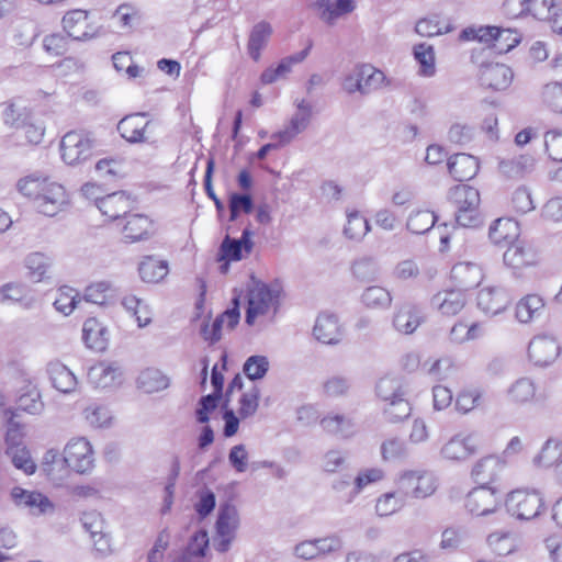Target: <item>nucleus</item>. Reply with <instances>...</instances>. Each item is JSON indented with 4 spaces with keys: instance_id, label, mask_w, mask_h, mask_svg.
I'll return each instance as SVG.
<instances>
[{
    "instance_id": "obj_33",
    "label": "nucleus",
    "mask_w": 562,
    "mask_h": 562,
    "mask_svg": "<svg viewBox=\"0 0 562 562\" xmlns=\"http://www.w3.org/2000/svg\"><path fill=\"white\" fill-rule=\"evenodd\" d=\"M392 301L390 291L379 285H370L361 294L362 304L371 310H387Z\"/></svg>"
},
{
    "instance_id": "obj_25",
    "label": "nucleus",
    "mask_w": 562,
    "mask_h": 562,
    "mask_svg": "<svg viewBox=\"0 0 562 562\" xmlns=\"http://www.w3.org/2000/svg\"><path fill=\"white\" fill-rule=\"evenodd\" d=\"M88 12L83 10L68 11L63 18V27L67 37L74 41H88L97 36V32L81 31L80 25L86 24Z\"/></svg>"
},
{
    "instance_id": "obj_44",
    "label": "nucleus",
    "mask_w": 562,
    "mask_h": 562,
    "mask_svg": "<svg viewBox=\"0 0 562 562\" xmlns=\"http://www.w3.org/2000/svg\"><path fill=\"white\" fill-rule=\"evenodd\" d=\"M270 368L268 357L262 355H252L246 359L243 364V372L250 381L262 380Z\"/></svg>"
},
{
    "instance_id": "obj_63",
    "label": "nucleus",
    "mask_w": 562,
    "mask_h": 562,
    "mask_svg": "<svg viewBox=\"0 0 562 562\" xmlns=\"http://www.w3.org/2000/svg\"><path fill=\"white\" fill-rule=\"evenodd\" d=\"M543 100L554 112L562 113V83L553 82L544 86Z\"/></svg>"
},
{
    "instance_id": "obj_21",
    "label": "nucleus",
    "mask_w": 562,
    "mask_h": 562,
    "mask_svg": "<svg viewBox=\"0 0 562 562\" xmlns=\"http://www.w3.org/2000/svg\"><path fill=\"white\" fill-rule=\"evenodd\" d=\"M11 497L15 505H23L37 515L45 514L48 509L54 508L53 503L44 494L40 492H30L19 486L12 488Z\"/></svg>"
},
{
    "instance_id": "obj_31",
    "label": "nucleus",
    "mask_w": 562,
    "mask_h": 562,
    "mask_svg": "<svg viewBox=\"0 0 562 562\" xmlns=\"http://www.w3.org/2000/svg\"><path fill=\"white\" fill-rule=\"evenodd\" d=\"M272 35V26L266 21L255 24L250 31L247 49L250 58L258 61L261 50L266 47L270 36Z\"/></svg>"
},
{
    "instance_id": "obj_54",
    "label": "nucleus",
    "mask_w": 562,
    "mask_h": 562,
    "mask_svg": "<svg viewBox=\"0 0 562 562\" xmlns=\"http://www.w3.org/2000/svg\"><path fill=\"white\" fill-rule=\"evenodd\" d=\"M224 396L211 393L203 395L198 401V407L195 409V419L199 424H207L210 422V414L214 412L221 400Z\"/></svg>"
},
{
    "instance_id": "obj_7",
    "label": "nucleus",
    "mask_w": 562,
    "mask_h": 562,
    "mask_svg": "<svg viewBox=\"0 0 562 562\" xmlns=\"http://www.w3.org/2000/svg\"><path fill=\"white\" fill-rule=\"evenodd\" d=\"M63 462L77 473H86L92 469L93 451L90 442L83 438H72L64 449Z\"/></svg>"
},
{
    "instance_id": "obj_59",
    "label": "nucleus",
    "mask_w": 562,
    "mask_h": 562,
    "mask_svg": "<svg viewBox=\"0 0 562 562\" xmlns=\"http://www.w3.org/2000/svg\"><path fill=\"white\" fill-rule=\"evenodd\" d=\"M86 419L94 427H109L112 422V413L104 405H91L85 411Z\"/></svg>"
},
{
    "instance_id": "obj_41",
    "label": "nucleus",
    "mask_w": 562,
    "mask_h": 562,
    "mask_svg": "<svg viewBox=\"0 0 562 562\" xmlns=\"http://www.w3.org/2000/svg\"><path fill=\"white\" fill-rule=\"evenodd\" d=\"M414 57L419 65V75L431 77L436 72L435 52L431 45L420 43L414 46Z\"/></svg>"
},
{
    "instance_id": "obj_64",
    "label": "nucleus",
    "mask_w": 562,
    "mask_h": 562,
    "mask_svg": "<svg viewBox=\"0 0 562 562\" xmlns=\"http://www.w3.org/2000/svg\"><path fill=\"white\" fill-rule=\"evenodd\" d=\"M544 146L552 160L562 161V132H547L544 135Z\"/></svg>"
},
{
    "instance_id": "obj_35",
    "label": "nucleus",
    "mask_w": 562,
    "mask_h": 562,
    "mask_svg": "<svg viewBox=\"0 0 562 562\" xmlns=\"http://www.w3.org/2000/svg\"><path fill=\"white\" fill-rule=\"evenodd\" d=\"M351 273L358 281L369 283L378 280L380 267L373 257H362L352 262Z\"/></svg>"
},
{
    "instance_id": "obj_38",
    "label": "nucleus",
    "mask_w": 562,
    "mask_h": 562,
    "mask_svg": "<svg viewBox=\"0 0 562 562\" xmlns=\"http://www.w3.org/2000/svg\"><path fill=\"white\" fill-rule=\"evenodd\" d=\"M543 306L544 303L539 295H527L516 305V318L520 323H529L541 313Z\"/></svg>"
},
{
    "instance_id": "obj_23",
    "label": "nucleus",
    "mask_w": 562,
    "mask_h": 562,
    "mask_svg": "<svg viewBox=\"0 0 562 562\" xmlns=\"http://www.w3.org/2000/svg\"><path fill=\"white\" fill-rule=\"evenodd\" d=\"M82 339L88 348L103 351L108 347L109 331L97 318L90 317L83 323Z\"/></svg>"
},
{
    "instance_id": "obj_13",
    "label": "nucleus",
    "mask_w": 562,
    "mask_h": 562,
    "mask_svg": "<svg viewBox=\"0 0 562 562\" xmlns=\"http://www.w3.org/2000/svg\"><path fill=\"white\" fill-rule=\"evenodd\" d=\"M512 69L504 64H485L480 68V82L483 87L502 91L507 89L513 81Z\"/></svg>"
},
{
    "instance_id": "obj_2",
    "label": "nucleus",
    "mask_w": 562,
    "mask_h": 562,
    "mask_svg": "<svg viewBox=\"0 0 562 562\" xmlns=\"http://www.w3.org/2000/svg\"><path fill=\"white\" fill-rule=\"evenodd\" d=\"M280 291L281 286L278 283L268 285L260 281L256 282L247 295L246 324L251 326L259 315L266 314L271 303L278 300Z\"/></svg>"
},
{
    "instance_id": "obj_11",
    "label": "nucleus",
    "mask_w": 562,
    "mask_h": 562,
    "mask_svg": "<svg viewBox=\"0 0 562 562\" xmlns=\"http://www.w3.org/2000/svg\"><path fill=\"white\" fill-rule=\"evenodd\" d=\"M252 235L250 223L244 228L240 238H232L226 235L220 246L217 260L238 261L243 258V251L250 254L254 248Z\"/></svg>"
},
{
    "instance_id": "obj_30",
    "label": "nucleus",
    "mask_w": 562,
    "mask_h": 562,
    "mask_svg": "<svg viewBox=\"0 0 562 562\" xmlns=\"http://www.w3.org/2000/svg\"><path fill=\"white\" fill-rule=\"evenodd\" d=\"M476 452V446L471 436L464 439L453 437L441 448V456L452 461L467 460Z\"/></svg>"
},
{
    "instance_id": "obj_6",
    "label": "nucleus",
    "mask_w": 562,
    "mask_h": 562,
    "mask_svg": "<svg viewBox=\"0 0 562 562\" xmlns=\"http://www.w3.org/2000/svg\"><path fill=\"white\" fill-rule=\"evenodd\" d=\"M501 501V491L492 486L479 485L468 493L464 506L472 515L486 516L498 508Z\"/></svg>"
},
{
    "instance_id": "obj_47",
    "label": "nucleus",
    "mask_w": 562,
    "mask_h": 562,
    "mask_svg": "<svg viewBox=\"0 0 562 562\" xmlns=\"http://www.w3.org/2000/svg\"><path fill=\"white\" fill-rule=\"evenodd\" d=\"M209 547V536L207 531L204 529H200L194 532L182 553L181 560L182 562H188L190 557L203 558L205 557L206 550Z\"/></svg>"
},
{
    "instance_id": "obj_22",
    "label": "nucleus",
    "mask_w": 562,
    "mask_h": 562,
    "mask_svg": "<svg viewBox=\"0 0 562 562\" xmlns=\"http://www.w3.org/2000/svg\"><path fill=\"white\" fill-rule=\"evenodd\" d=\"M448 171L457 181L472 179L479 171V160L469 154L459 153L448 159Z\"/></svg>"
},
{
    "instance_id": "obj_39",
    "label": "nucleus",
    "mask_w": 562,
    "mask_h": 562,
    "mask_svg": "<svg viewBox=\"0 0 562 562\" xmlns=\"http://www.w3.org/2000/svg\"><path fill=\"white\" fill-rule=\"evenodd\" d=\"M376 395L384 402L389 403L397 397L405 396L403 383L400 378L396 376H383L375 385Z\"/></svg>"
},
{
    "instance_id": "obj_62",
    "label": "nucleus",
    "mask_w": 562,
    "mask_h": 562,
    "mask_svg": "<svg viewBox=\"0 0 562 562\" xmlns=\"http://www.w3.org/2000/svg\"><path fill=\"white\" fill-rule=\"evenodd\" d=\"M198 502L194 505V509L201 519L206 518L216 506V497L214 492L210 488H202L196 492Z\"/></svg>"
},
{
    "instance_id": "obj_37",
    "label": "nucleus",
    "mask_w": 562,
    "mask_h": 562,
    "mask_svg": "<svg viewBox=\"0 0 562 562\" xmlns=\"http://www.w3.org/2000/svg\"><path fill=\"white\" fill-rule=\"evenodd\" d=\"M536 384L529 378H519L508 389L507 395L513 403L525 404L536 396Z\"/></svg>"
},
{
    "instance_id": "obj_55",
    "label": "nucleus",
    "mask_w": 562,
    "mask_h": 562,
    "mask_svg": "<svg viewBox=\"0 0 562 562\" xmlns=\"http://www.w3.org/2000/svg\"><path fill=\"white\" fill-rule=\"evenodd\" d=\"M18 131L23 134L26 143L37 145L43 139L45 127L42 122L30 114L29 117L22 122Z\"/></svg>"
},
{
    "instance_id": "obj_45",
    "label": "nucleus",
    "mask_w": 562,
    "mask_h": 562,
    "mask_svg": "<svg viewBox=\"0 0 562 562\" xmlns=\"http://www.w3.org/2000/svg\"><path fill=\"white\" fill-rule=\"evenodd\" d=\"M412 414V406L404 396L386 403L383 415L389 423L396 424L407 419Z\"/></svg>"
},
{
    "instance_id": "obj_40",
    "label": "nucleus",
    "mask_w": 562,
    "mask_h": 562,
    "mask_svg": "<svg viewBox=\"0 0 562 562\" xmlns=\"http://www.w3.org/2000/svg\"><path fill=\"white\" fill-rule=\"evenodd\" d=\"M323 429L331 435L349 437L353 432V424L351 419L340 414H329L321 419Z\"/></svg>"
},
{
    "instance_id": "obj_9",
    "label": "nucleus",
    "mask_w": 562,
    "mask_h": 562,
    "mask_svg": "<svg viewBox=\"0 0 562 562\" xmlns=\"http://www.w3.org/2000/svg\"><path fill=\"white\" fill-rule=\"evenodd\" d=\"M560 355L558 341L549 335L535 336L528 345V357L535 366L547 367Z\"/></svg>"
},
{
    "instance_id": "obj_50",
    "label": "nucleus",
    "mask_w": 562,
    "mask_h": 562,
    "mask_svg": "<svg viewBox=\"0 0 562 562\" xmlns=\"http://www.w3.org/2000/svg\"><path fill=\"white\" fill-rule=\"evenodd\" d=\"M498 26L481 25L469 26L461 31L460 40L462 41H479L481 43L492 44L494 48V37Z\"/></svg>"
},
{
    "instance_id": "obj_58",
    "label": "nucleus",
    "mask_w": 562,
    "mask_h": 562,
    "mask_svg": "<svg viewBox=\"0 0 562 562\" xmlns=\"http://www.w3.org/2000/svg\"><path fill=\"white\" fill-rule=\"evenodd\" d=\"M46 180V178H41L34 175L27 176L18 181L16 189L21 194L32 198L36 202Z\"/></svg>"
},
{
    "instance_id": "obj_10",
    "label": "nucleus",
    "mask_w": 562,
    "mask_h": 562,
    "mask_svg": "<svg viewBox=\"0 0 562 562\" xmlns=\"http://www.w3.org/2000/svg\"><path fill=\"white\" fill-rule=\"evenodd\" d=\"M313 336L324 345H338L344 336L338 316L329 312L319 313L313 327Z\"/></svg>"
},
{
    "instance_id": "obj_16",
    "label": "nucleus",
    "mask_w": 562,
    "mask_h": 562,
    "mask_svg": "<svg viewBox=\"0 0 562 562\" xmlns=\"http://www.w3.org/2000/svg\"><path fill=\"white\" fill-rule=\"evenodd\" d=\"M450 279L453 288L464 293L476 288L482 282L483 272L475 263L458 262L451 269Z\"/></svg>"
},
{
    "instance_id": "obj_28",
    "label": "nucleus",
    "mask_w": 562,
    "mask_h": 562,
    "mask_svg": "<svg viewBox=\"0 0 562 562\" xmlns=\"http://www.w3.org/2000/svg\"><path fill=\"white\" fill-rule=\"evenodd\" d=\"M47 373L53 386L61 393H70L77 386L75 374L61 362L52 361L47 364Z\"/></svg>"
},
{
    "instance_id": "obj_17",
    "label": "nucleus",
    "mask_w": 562,
    "mask_h": 562,
    "mask_svg": "<svg viewBox=\"0 0 562 562\" xmlns=\"http://www.w3.org/2000/svg\"><path fill=\"white\" fill-rule=\"evenodd\" d=\"M504 263L513 269L530 267L538 262L537 251L522 241H513L503 255Z\"/></svg>"
},
{
    "instance_id": "obj_3",
    "label": "nucleus",
    "mask_w": 562,
    "mask_h": 562,
    "mask_svg": "<svg viewBox=\"0 0 562 562\" xmlns=\"http://www.w3.org/2000/svg\"><path fill=\"white\" fill-rule=\"evenodd\" d=\"M95 139L82 131H70L66 133L60 142L63 160L70 166L86 161L92 156Z\"/></svg>"
},
{
    "instance_id": "obj_26",
    "label": "nucleus",
    "mask_w": 562,
    "mask_h": 562,
    "mask_svg": "<svg viewBox=\"0 0 562 562\" xmlns=\"http://www.w3.org/2000/svg\"><path fill=\"white\" fill-rule=\"evenodd\" d=\"M518 235L519 225L513 218H496L488 228V238L495 245L510 244Z\"/></svg>"
},
{
    "instance_id": "obj_12",
    "label": "nucleus",
    "mask_w": 562,
    "mask_h": 562,
    "mask_svg": "<svg viewBox=\"0 0 562 562\" xmlns=\"http://www.w3.org/2000/svg\"><path fill=\"white\" fill-rule=\"evenodd\" d=\"M35 203L40 213L54 216L67 203L66 191L61 184L46 181Z\"/></svg>"
},
{
    "instance_id": "obj_42",
    "label": "nucleus",
    "mask_w": 562,
    "mask_h": 562,
    "mask_svg": "<svg viewBox=\"0 0 562 562\" xmlns=\"http://www.w3.org/2000/svg\"><path fill=\"white\" fill-rule=\"evenodd\" d=\"M438 217L434 212L420 210L413 212L406 223V227L413 234H425L436 224Z\"/></svg>"
},
{
    "instance_id": "obj_1",
    "label": "nucleus",
    "mask_w": 562,
    "mask_h": 562,
    "mask_svg": "<svg viewBox=\"0 0 562 562\" xmlns=\"http://www.w3.org/2000/svg\"><path fill=\"white\" fill-rule=\"evenodd\" d=\"M505 506L513 517L530 520L541 514L544 503L541 493L537 490H515L507 495Z\"/></svg>"
},
{
    "instance_id": "obj_48",
    "label": "nucleus",
    "mask_w": 562,
    "mask_h": 562,
    "mask_svg": "<svg viewBox=\"0 0 562 562\" xmlns=\"http://www.w3.org/2000/svg\"><path fill=\"white\" fill-rule=\"evenodd\" d=\"M25 267L30 270L31 277L34 281L40 282L43 280L47 269L52 265V259L43 252H31L24 260Z\"/></svg>"
},
{
    "instance_id": "obj_4",
    "label": "nucleus",
    "mask_w": 562,
    "mask_h": 562,
    "mask_svg": "<svg viewBox=\"0 0 562 562\" xmlns=\"http://www.w3.org/2000/svg\"><path fill=\"white\" fill-rule=\"evenodd\" d=\"M397 493L407 498H426L437 490L436 479L431 473L407 471L398 480Z\"/></svg>"
},
{
    "instance_id": "obj_36",
    "label": "nucleus",
    "mask_w": 562,
    "mask_h": 562,
    "mask_svg": "<svg viewBox=\"0 0 562 562\" xmlns=\"http://www.w3.org/2000/svg\"><path fill=\"white\" fill-rule=\"evenodd\" d=\"M138 272L144 282L155 283L161 281L168 273L167 261L146 258L139 263Z\"/></svg>"
},
{
    "instance_id": "obj_51",
    "label": "nucleus",
    "mask_w": 562,
    "mask_h": 562,
    "mask_svg": "<svg viewBox=\"0 0 562 562\" xmlns=\"http://www.w3.org/2000/svg\"><path fill=\"white\" fill-rule=\"evenodd\" d=\"M362 95H367L374 90L380 89L386 80L385 75L371 65H361Z\"/></svg>"
},
{
    "instance_id": "obj_34",
    "label": "nucleus",
    "mask_w": 562,
    "mask_h": 562,
    "mask_svg": "<svg viewBox=\"0 0 562 562\" xmlns=\"http://www.w3.org/2000/svg\"><path fill=\"white\" fill-rule=\"evenodd\" d=\"M449 200L456 205V209L464 206H480V192L477 189L468 184H458L449 190Z\"/></svg>"
},
{
    "instance_id": "obj_57",
    "label": "nucleus",
    "mask_w": 562,
    "mask_h": 562,
    "mask_svg": "<svg viewBox=\"0 0 562 562\" xmlns=\"http://www.w3.org/2000/svg\"><path fill=\"white\" fill-rule=\"evenodd\" d=\"M454 218L458 225L462 227L475 228L482 225L483 217L479 206H464L456 210Z\"/></svg>"
},
{
    "instance_id": "obj_20",
    "label": "nucleus",
    "mask_w": 562,
    "mask_h": 562,
    "mask_svg": "<svg viewBox=\"0 0 562 562\" xmlns=\"http://www.w3.org/2000/svg\"><path fill=\"white\" fill-rule=\"evenodd\" d=\"M509 304L507 293L501 288L483 289L477 294V307L486 315H497Z\"/></svg>"
},
{
    "instance_id": "obj_27",
    "label": "nucleus",
    "mask_w": 562,
    "mask_h": 562,
    "mask_svg": "<svg viewBox=\"0 0 562 562\" xmlns=\"http://www.w3.org/2000/svg\"><path fill=\"white\" fill-rule=\"evenodd\" d=\"M431 304L445 315H456L464 307V293L456 288L440 291L432 296Z\"/></svg>"
},
{
    "instance_id": "obj_8",
    "label": "nucleus",
    "mask_w": 562,
    "mask_h": 562,
    "mask_svg": "<svg viewBox=\"0 0 562 562\" xmlns=\"http://www.w3.org/2000/svg\"><path fill=\"white\" fill-rule=\"evenodd\" d=\"M503 8L513 18L530 14L542 21L551 18L557 5L554 0H505Z\"/></svg>"
},
{
    "instance_id": "obj_52",
    "label": "nucleus",
    "mask_w": 562,
    "mask_h": 562,
    "mask_svg": "<svg viewBox=\"0 0 562 562\" xmlns=\"http://www.w3.org/2000/svg\"><path fill=\"white\" fill-rule=\"evenodd\" d=\"M561 453L560 443L550 438L544 442L541 451L533 458V463L538 467L549 468L558 461Z\"/></svg>"
},
{
    "instance_id": "obj_49",
    "label": "nucleus",
    "mask_w": 562,
    "mask_h": 562,
    "mask_svg": "<svg viewBox=\"0 0 562 562\" xmlns=\"http://www.w3.org/2000/svg\"><path fill=\"white\" fill-rule=\"evenodd\" d=\"M347 225L344 228V234L349 239H361L369 231L370 224L368 220L360 215L358 211H353L347 215Z\"/></svg>"
},
{
    "instance_id": "obj_15",
    "label": "nucleus",
    "mask_w": 562,
    "mask_h": 562,
    "mask_svg": "<svg viewBox=\"0 0 562 562\" xmlns=\"http://www.w3.org/2000/svg\"><path fill=\"white\" fill-rule=\"evenodd\" d=\"M424 322L422 308L411 302H404L396 306L393 316L394 328L405 335L413 334Z\"/></svg>"
},
{
    "instance_id": "obj_14",
    "label": "nucleus",
    "mask_w": 562,
    "mask_h": 562,
    "mask_svg": "<svg viewBox=\"0 0 562 562\" xmlns=\"http://www.w3.org/2000/svg\"><path fill=\"white\" fill-rule=\"evenodd\" d=\"M146 116H148V113L146 112H139L124 116L117 123V132L126 142L131 144L146 143L147 137L145 136V133L151 123V121L144 122Z\"/></svg>"
},
{
    "instance_id": "obj_46",
    "label": "nucleus",
    "mask_w": 562,
    "mask_h": 562,
    "mask_svg": "<svg viewBox=\"0 0 562 562\" xmlns=\"http://www.w3.org/2000/svg\"><path fill=\"white\" fill-rule=\"evenodd\" d=\"M5 454L11 459L12 464L25 474L30 475L36 471V464L25 446L7 448Z\"/></svg>"
},
{
    "instance_id": "obj_18",
    "label": "nucleus",
    "mask_w": 562,
    "mask_h": 562,
    "mask_svg": "<svg viewBox=\"0 0 562 562\" xmlns=\"http://www.w3.org/2000/svg\"><path fill=\"white\" fill-rule=\"evenodd\" d=\"M130 205V198L125 191L112 192L104 196L95 198V206L103 215L111 220L126 216Z\"/></svg>"
},
{
    "instance_id": "obj_29",
    "label": "nucleus",
    "mask_w": 562,
    "mask_h": 562,
    "mask_svg": "<svg viewBox=\"0 0 562 562\" xmlns=\"http://www.w3.org/2000/svg\"><path fill=\"white\" fill-rule=\"evenodd\" d=\"M498 168L506 178L519 180L532 172L535 158L530 155H520L513 159H503Z\"/></svg>"
},
{
    "instance_id": "obj_53",
    "label": "nucleus",
    "mask_w": 562,
    "mask_h": 562,
    "mask_svg": "<svg viewBox=\"0 0 562 562\" xmlns=\"http://www.w3.org/2000/svg\"><path fill=\"white\" fill-rule=\"evenodd\" d=\"M520 43V35L517 31L512 29L497 27L494 37V49L498 54L508 53Z\"/></svg>"
},
{
    "instance_id": "obj_19",
    "label": "nucleus",
    "mask_w": 562,
    "mask_h": 562,
    "mask_svg": "<svg viewBox=\"0 0 562 562\" xmlns=\"http://www.w3.org/2000/svg\"><path fill=\"white\" fill-rule=\"evenodd\" d=\"M504 468L501 457L488 454L481 458L473 467L471 476L479 485L490 486Z\"/></svg>"
},
{
    "instance_id": "obj_56",
    "label": "nucleus",
    "mask_w": 562,
    "mask_h": 562,
    "mask_svg": "<svg viewBox=\"0 0 562 562\" xmlns=\"http://www.w3.org/2000/svg\"><path fill=\"white\" fill-rule=\"evenodd\" d=\"M260 397V389L258 386H252L248 392L243 393L239 398V408L238 414L239 417L246 419L252 416L259 405Z\"/></svg>"
},
{
    "instance_id": "obj_43",
    "label": "nucleus",
    "mask_w": 562,
    "mask_h": 562,
    "mask_svg": "<svg viewBox=\"0 0 562 562\" xmlns=\"http://www.w3.org/2000/svg\"><path fill=\"white\" fill-rule=\"evenodd\" d=\"M308 115H301V113L294 114L289 125L283 130L271 135L272 139H280L281 144H289L296 135L302 133L308 126Z\"/></svg>"
},
{
    "instance_id": "obj_24",
    "label": "nucleus",
    "mask_w": 562,
    "mask_h": 562,
    "mask_svg": "<svg viewBox=\"0 0 562 562\" xmlns=\"http://www.w3.org/2000/svg\"><path fill=\"white\" fill-rule=\"evenodd\" d=\"M123 226V236L126 240L134 243L148 239L153 234V222L144 214H128Z\"/></svg>"
},
{
    "instance_id": "obj_5",
    "label": "nucleus",
    "mask_w": 562,
    "mask_h": 562,
    "mask_svg": "<svg viewBox=\"0 0 562 562\" xmlns=\"http://www.w3.org/2000/svg\"><path fill=\"white\" fill-rule=\"evenodd\" d=\"M238 524L239 516L236 506L231 502L221 504L215 522L216 535L220 537V540L215 543V549L218 552L225 553L229 550Z\"/></svg>"
},
{
    "instance_id": "obj_61",
    "label": "nucleus",
    "mask_w": 562,
    "mask_h": 562,
    "mask_svg": "<svg viewBox=\"0 0 562 562\" xmlns=\"http://www.w3.org/2000/svg\"><path fill=\"white\" fill-rule=\"evenodd\" d=\"M381 456L385 461L403 459L407 456V447L401 439H389L381 445Z\"/></svg>"
},
{
    "instance_id": "obj_32",
    "label": "nucleus",
    "mask_w": 562,
    "mask_h": 562,
    "mask_svg": "<svg viewBox=\"0 0 562 562\" xmlns=\"http://www.w3.org/2000/svg\"><path fill=\"white\" fill-rule=\"evenodd\" d=\"M136 383L138 389L150 394L168 387L169 379L160 370L147 368L139 373Z\"/></svg>"
},
{
    "instance_id": "obj_60",
    "label": "nucleus",
    "mask_w": 562,
    "mask_h": 562,
    "mask_svg": "<svg viewBox=\"0 0 562 562\" xmlns=\"http://www.w3.org/2000/svg\"><path fill=\"white\" fill-rule=\"evenodd\" d=\"M415 31L422 36H436L451 31L449 25L442 27L439 23L438 16L424 18L417 21Z\"/></svg>"
}]
</instances>
